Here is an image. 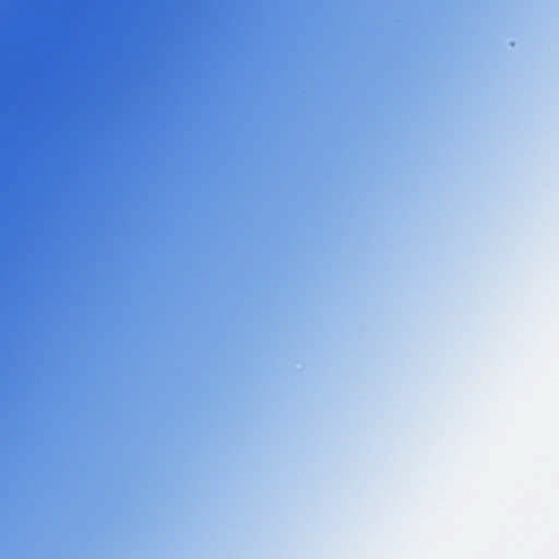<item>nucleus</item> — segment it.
Masks as SVG:
<instances>
[{"label": "nucleus", "instance_id": "1", "mask_svg": "<svg viewBox=\"0 0 559 559\" xmlns=\"http://www.w3.org/2000/svg\"><path fill=\"white\" fill-rule=\"evenodd\" d=\"M0 314H24L23 312H0Z\"/></svg>", "mask_w": 559, "mask_h": 559}, {"label": "nucleus", "instance_id": "2", "mask_svg": "<svg viewBox=\"0 0 559 559\" xmlns=\"http://www.w3.org/2000/svg\"><path fill=\"white\" fill-rule=\"evenodd\" d=\"M21 317H0V319H20Z\"/></svg>", "mask_w": 559, "mask_h": 559}, {"label": "nucleus", "instance_id": "3", "mask_svg": "<svg viewBox=\"0 0 559 559\" xmlns=\"http://www.w3.org/2000/svg\"><path fill=\"white\" fill-rule=\"evenodd\" d=\"M40 316H48V312H40Z\"/></svg>", "mask_w": 559, "mask_h": 559}, {"label": "nucleus", "instance_id": "4", "mask_svg": "<svg viewBox=\"0 0 559 559\" xmlns=\"http://www.w3.org/2000/svg\"><path fill=\"white\" fill-rule=\"evenodd\" d=\"M40 316H48V312H40Z\"/></svg>", "mask_w": 559, "mask_h": 559}, {"label": "nucleus", "instance_id": "5", "mask_svg": "<svg viewBox=\"0 0 559 559\" xmlns=\"http://www.w3.org/2000/svg\"><path fill=\"white\" fill-rule=\"evenodd\" d=\"M40 316H48V312H40Z\"/></svg>", "mask_w": 559, "mask_h": 559}]
</instances>
